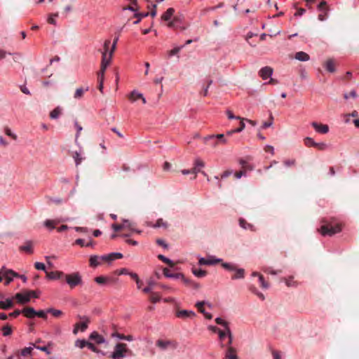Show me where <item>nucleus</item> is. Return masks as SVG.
<instances>
[{
	"label": "nucleus",
	"instance_id": "c03bdc74",
	"mask_svg": "<svg viewBox=\"0 0 359 359\" xmlns=\"http://www.w3.org/2000/svg\"><path fill=\"white\" fill-rule=\"evenodd\" d=\"M152 227H154V228H159V227L166 228L167 227V223L165 222H164L163 219H158L156 221V224L152 225Z\"/></svg>",
	"mask_w": 359,
	"mask_h": 359
},
{
	"label": "nucleus",
	"instance_id": "680f3d73",
	"mask_svg": "<svg viewBox=\"0 0 359 359\" xmlns=\"http://www.w3.org/2000/svg\"><path fill=\"white\" fill-rule=\"evenodd\" d=\"M226 114L227 115L229 119H241V116H234L230 109H226Z\"/></svg>",
	"mask_w": 359,
	"mask_h": 359
},
{
	"label": "nucleus",
	"instance_id": "a19ab883",
	"mask_svg": "<svg viewBox=\"0 0 359 359\" xmlns=\"http://www.w3.org/2000/svg\"><path fill=\"white\" fill-rule=\"evenodd\" d=\"M304 144L308 147H316V142L313 140V138L307 137L304 140Z\"/></svg>",
	"mask_w": 359,
	"mask_h": 359
},
{
	"label": "nucleus",
	"instance_id": "7ed1b4c3",
	"mask_svg": "<svg viewBox=\"0 0 359 359\" xmlns=\"http://www.w3.org/2000/svg\"><path fill=\"white\" fill-rule=\"evenodd\" d=\"M131 353L126 344L118 343L115 345L114 351L111 353V358L112 359H123L127 355H131Z\"/></svg>",
	"mask_w": 359,
	"mask_h": 359
},
{
	"label": "nucleus",
	"instance_id": "09e8293b",
	"mask_svg": "<svg viewBox=\"0 0 359 359\" xmlns=\"http://www.w3.org/2000/svg\"><path fill=\"white\" fill-rule=\"evenodd\" d=\"M158 258L159 259H161V261H163V262H165V263L168 264V265H170V266H172L174 265L173 262H172L171 259H168V258L165 257L164 255H158Z\"/></svg>",
	"mask_w": 359,
	"mask_h": 359
},
{
	"label": "nucleus",
	"instance_id": "20e7f679",
	"mask_svg": "<svg viewBox=\"0 0 359 359\" xmlns=\"http://www.w3.org/2000/svg\"><path fill=\"white\" fill-rule=\"evenodd\" d=\"M184 17L182 14L175 15L172 20L167 23L166 25L169 28L179 29L180 30H185L187 26L184 25Z\"/></svg>",
	"mask_w": 359,
	"mask_h": 359
},
{
	"label": "nucleus",
	"instance_id": "864d4df0",
	"mask_svg": "<svg viewBox=\"0 0 359 359\" xmlns=\"http://www.w3.org/2000/svg\"><path fill=\"white\" fill-rule=\"evenodd\" d=\"M183 47H184V46H177V47L174 48L173 49L170 50L168 52V55L170 57H172V56H173L175 55H177Z\"/></svg>",
	"mask_w": 359,
	"mask_h": 359
},
{
	"label": "nucleus",
	"instance_id": "338daca9",
	"mask_svg": "<svg viewBox=\"0 0 359 359\" xmlns=\"http://www.w3.org/2000/svg\"><path fill=\"white\" fill-rule=\"evenodd\" d=\"M212 83V80H209L208 82V86L204 88L203 92L201 93V95H203V96L205 97L208 95V88L209 86Z\"/></svg>",
	"mask_w": 359,
	"mask_h": 359
},
{
	"label": "nucleus",
	"instance_id": "f03ea898",
	"mask_svg": "<svg viewBox=\"0 0 359 359\" xmlns=\"http://www.w3.org/2000/svg\"><path fill=\"white\" fill-rule=\"evenodd\" d=\"M110 46L111 41L107 39L104 42L103 49L100 50L102 53L101 67H103V69H107L109 65L114 52L109 50Z\"/></svg>",
	"mask_w": 359,
	"mask_h": 359
},
{
	"label": "nucleus",
	"instance_id": "58836bf2",
	"mask_svg": "<svg viewBox=\"0 0 359 359\" xmlns=\"http://www.w3.org/2000/svg\"><path fill=\"white\" fill-rule=\"evenodd\" d=\"M72 157L75 161V164L76 166L79 165L83 160V158L81 157V154L78 151L73 152Z\"/></svg>",
	"mask_w": 359,
	"mask_h": 359
},
{
	"label": "nucleus",
	"instance_id": "393cba45",
	"mask_svg": "<svg viewBox=\"0 0 359 359\" xmlns=\"http://www.w3.org/2000/svg\"><path fill=\"white\" fill-rule=\"evenodd\" d=\"M194 316L195 313L194 311L188 310H182L177 313V316L182 318H192Z\"/></svg>",
	"mask_w": 359,
	"mask_h": 359
},
{
	"label": "nucleus",
	"instance_id": "e433bc0d",
	"mask_svg": "<svg viewBox=\"0 0 359 359\" xmlns=\"http://www.w3.org/2000/svg\"><path fill=\"white\" fill-rule=\"evenodd\" d=\"M325 67L326 69L331 73L335 72V65L333 60L330 59L325 62Z\"/></svg>",
	"mask_w": 359,
	"mask_h": 359
},
{
	"label": "nucleus",
	"instance_id": "0e129e2a",
	"mask_svg": "<svg viewBox=\"0 0 359 359\" xmlns=\"http://www.w3.org/2000/svg\"><path fill=\"white\" fill-rule=\"evenodd\" d=\"M328 9L327 6V2L325 1H321L318 6V10L323 11V10Z\"/></svg>",
	"mask_w": 359,
	"mask_h": 359
},
{
	"label": "nucleus",
	"instance_id": "37998d69",
	"mask_svg": "<svg viewBox=\"0 0 359 359\" xmlns=\"http://www.w3.org/2000/svg\"><path fill=\"white\" fill-rule=\"evenodd\" d=\"M11 333H12V329H11V326H9L8 325H4L2 327L3 336L7 337V336L11 335Z\"/></svg>",
	"mask_w": 359,
	"mask_h": 359
},
{
	"label": "nucleus",
	"instance_id": "052dcab7",
	"mask_svg": "<svg viewBox=\"0 0 359 359\" xmlns=\"http://www.w3.org/2000/svg\"><path fill=\"white\" fill-rule=\"evenodd\" d=\"M74 126L76 127V142L77 141L79 135H80V133L81 132V130H83V128L79 124V123L77 121H75L74 122Z\"/></svg>",
	"mask_w": 359,
	"mask_h": 359
},
{
	"label": "nucleus",
	"instance_id": "a18cd8bd",
	"mask_svg": "<svg viewBox=\"0 0 359 359\" xmlns=\"http://www.w3.org/2000/svg\"><path fill=\"white\" fill-rule=\"evenodd\" d=\"M88 341L84 339H77L75 342V346L80 348H83L87 346Z\"/></svg>",
	"mask_w": 359,
	"mask_h": 359
},
{
	"label": "nucleus",
	"instance_id": "5fc2aeb1",
	"mask_svg": "<svg viewBox=\"0 0 359 359\" xmlns=\"http://www.w3.org/2000/svg\"><path fill=\"white\" fill-rule=\"evenodd\" d=\"M259 281L260 283L261 287L264 289L269 288V284L264 280V278L262 275H259Z\"/></svg>",
	"mask_w": 359,
	"mask_h": 359
},
{
	"label": "nucleus",
	"instance_id": "cd10ccee",
	"mask_svg": "<svg viewBox=\"0 0 359 359\" xmlns=\"http://www.w3.org/2000/svg\"><path fill=\"white\" fill-rule=\"evenodd\" d=\"M60 220L58 219H46L43 224L46 228L50 230H53L55 228V226L60 223Z\"/></svg>",
	"mask_w": 359,
	"mask_h": 359
},
{
	"label": "nucleus",
	"instance_id": "8fccbe9b",
	"mask_svg": "<svg viewBox=\"0 0 359 359\" xmlns=\"http://www.w3.org/2000/svg\"><path fill=\"white\" fill-rule=\"evenodd\" d=\"M193 273L198 278L204 277L206 275V272L201 269H193Z\"/></svg>",
	"mask_w": 359,
	"mask_h": 359
},
{
	"label": "nucleus",
	"instance_id": "c756f323",
	"mask_svg": "<svg viewBox=\"0 0 359 359\" xmlns=\"http://www.w3.org/2000/svg\"><path fill=\"white\" fill-rule=\"evenodd\" d=\"M123 225L125 226L124 229H127L131 231L132 232H136L137 233H140L142 232L141 231H139V230L135 229L133 223H132L129 220L124 219L123 221Z\"/></svg>",
	"mask_w": 359,
	"mask_h": 359
},
{
	"label": "nucleus",
	"instance_id": "69168bd1",
	"mask_svg": "<svg viewBox=\"0 0 359 359\" xmlns=\"http://www.w3.org/2000/svg\"><path fill=\"white\" fill-rule=\"evenodd\" d=\"M34 266L36 269L38 270H42V271H44L45 272L47 271L46 270V266H45V264L43 263H41V262H36L34 264Z\"/></svg>",
	"mask_w": 359,
	"mask_h": 359
},
{
	"label": "nucleus",
	"instance_id": "f8f14e48",
	"mask_svg": "<svg viewBox=\"0 0 359 359\" xmlns=\"http://www.w3.org/2000/svg\"><path fill=\"white\" fill-rule=\"evenodd\" d=\"M156 346L162 350H165L168 348H175L176 347V343L169 340L159 339L156 341Z\"/></svg>",
	"mask_w": 359,
	"mask_h": 359
},
{
	"label": "nucleus",
	"instance_id": "bb28decb",
	"mask_svg": "<svg viewBox=\"0 0 359 359\" xmlns=\"http://www.w3.org/2000/svg\"><path fill=\"white\" fill-rule=\"evenodd\" d=\"M294 58L302 62L309 61L310 60L309 54L303 51L296 53Z\"/></svg>",
	"mask_w": 359,
	"mask_h": 359
},
{
	"label": "nucleus",
	"instance_id": "f3484780",
	"mask_svg": "<svg viewBox=\"0 0 359 359\" xmlns=\"http://www.w3.org/2000/svg\"><path fill=\"white\" fill-rule=\"evenodd\" d=\"M175 11L173 8H168L161 15V20L169 23L174 17Z\"/></svg>",
	"mask_w": 359,
	"mask_h": 359
},
{
	"label": "nucleus",
	"instance_id": "49530a36",
	"mask_svg": "<svg viewBox=\"0 0 359 359\" xmlns=\"http://www.w3.org/2000/svg\"><path fill=\"white\" fill-rule=\"evenodd\" d=\"M320 13L318 15V20L320 21H325L328 15V9L323 10V11H320Z\"/></svg>",
	"mask_w": 359,
	"mask_h": 359
},
{
	"label": "nucleus",
	"instance_id": "412c9836",
	"mask_svg": "<svg viewBox=\"0 0 359 359\" xmlns=\"http://www.w3.org/2000/svg\"><path fill=\"white\" fill-rule=\"evenodd\" d=\"M221 261L220 259H214V258H200L198 263L200 265H212L217 264Z\"/></svg>",
	"mask_w": 359,
	"mask_h": 359
},
{
	"label": "nucleus",
	"instance_id": "774afa93",
	"mask_svg": "<svg viewBox=\"0 0 359 359\" xmlns=\"http://www.w3.org/2000/svg\"><path fill=\"white\" fill-rule=\"evenodd\" d=\"M111 337L113 338H118V339H121V340H124V338H125V335L123 334H120L118 332H113L111 334Z\"/></svg>",
	"mask_w": 359,
	"mask_h": 359
},
{
	"label": "nucleus",
	"instance_id": "6ab92c4d",
	"mask_svg": "<svg viewBox=\"0 0 359 359\" xmlns=\"http://www.w3.org/2000/svg\"><path fill=\"white\" fill-rule=\"evenodd\" d=\"M46 277L50 280H58L65 276V273L60 271H46Z\"/></svg>",
	"mask_w": 359,
	"mask_h": 359
},
{
	"label": "nucleus",
	"instance_id": "f704fd0d",
	"mask_svg": "<svg viewBox=\"0 0 359 359\" xmlns=\"http://www.w3.org/2000/svg\"><path fill=\"white\" fill-rule=\"evenodd\" d=\"M35 348V345L34 344H31L29 346L25 347L22 348L20 351V354L22 356H28L32 353V350Z\"/></svg>",
	"mask_w": 359,
	"mask_h": 359
},
{
	"label": "nucleus",
	"instance_id": "9b49d317",
	"mask_svg": "<svg viewBox=\"0 0 359 359\" xmlns=\"http://www.w3.org/2000/svg\"><path fill=\"white\" fill-rule=\"evenodd\" d=\"M273 73V69L272 67L266 66L264 67H262L259 71V76L263 79L266 80L269 78H271L272 74Z\"/></svg>",
	"mask_w": 359,
	"mask_h": 359
},
{
	"label": "nucleus",
	"instance_id": "9d476101",
	"mask_svg": "<svg viewBox=\"0 0 359 359\" xmlns=\"http://www.w3.org/2000/svg\"><path fill=\"white\" fill-rule=\"evenodd\" d=\"M205 167V163L199 158H196L194 160V168L192 170V174L194 175L193 179L196 178V175L198 172H201V169Z\"/></svg>",
	"mask_w": 359,
	"mask_h": 359
},
{
	"label": "nucleus",
	"instance_id": "dca6fc26",
	"mask_svg": "<svg viewBox=\"0 0 359 359\" xmlns=\"http://www.w3.org/2000/svg\"><path fill=\"white\" fill-rule=\"evenodd\" d=\"M217 139L218 140V142H220L222 144H226L227 142L226 139L224 137V135L223 134H218V135H212L207 137H205L203 138L204 143H207L208 141L212 140Z\"/></svg>",
	"mask_w": 359,
	"mask_h": 359
},
{
	"label": "nucleus",
	"instance_id": "de8ad7c7",
	"mask_svg": "<svg viewBox=\"0 0 359 359\" xmlns=\"http://www.w3.org/2000/svg\"><path fill=\"white\" fill-rule=\"evenodd\" d=\"M273 117L272 114L270 115L269 121H266L263 123L262 126H261L262 129H266L267 128L271 127L273 125Z\"/></svg>",
	"mask_w": 359,
	"mask_h": 359
},
{
	"label": "nucleus",
	"instance_id": "b1692460",
	"mask_svg": "<svg viewBox=\"0 0 359 359\" xmlns=\"http://www.w3.org/2000/svg\"><path fill=\"white\" fill-rule=\"evenodd\" d=\"M22 313L27 318H34L36 316V311L32 307H27L22 310Z\"/></svg>",
	"mask_w": 359,
	"mask_h": 359
},
{
	"label": "nucleus",
	"instance_id": "0eeeda50",
	"mask_svg": "<svg viewBox=\"0 0 359 359\" xmlns=\"http://www.w3.org/2000/svg\"><path fill=\"white\" fill-rule=\"evenodd\" d=\"M79 318L81 319L82 321L75 324L73 330V332L74 334H76L79 330L81 332H84L88 328V325L90 322L89 318L86 316H79Z\"/></svg>",
	"mask_w": 359,
	"mask_h": 359
},
{
	"label": "nucleus",
	"instance_id": "a878e982",
	"mask_svg": "<svg viewBox=\"0 0 359 359\" xmlns=\"http://www.w3.org/2000/svg\"><path fill=\"white\" fill-rule=\"evenodd\" d=\"M90 339L94 340L97 344H103L105 342L104 338L97 332H93L90 335Z\"/></svg>",
	"mask_w": 359,
	"mask_h": 359
},
{
	"label": "nucleus",
	"instance_id": "4be33fe9",
	"mask_svg": "<svg viewBox=\"0 0 359 359\" xmlns=\"http://www.w3.org/2000/svg\"><path fill=\"white\" fill-rule=\"evenodd\" d=\"M20 250L25 252L29 254L33 253V242L31 241H27L23 245L20 247Z\"/></svg>",
	"mask_w": 359,
	"mask_h": 359
},
{
	"label": "nucleus",
	"instance_id": "4d7b16f0",
	"mask_svg": "<svg viewBox=\"0 0 359 359\" xmlns=\"http://www.w3.org/2000/svg\"><path fill=\"white\" fill-rule=\"evenodd\" d=\"M241 121L240 122V126L236 129H234V131L235 132H238V133H241L242 132L245 128V124L244 123V121H245V118H241V119H239Z\"/></svg>",
	"mask_w": 359,
	"mask_h": 359
},
{
	"label": "nucleus",
	"instance_id": "e2e57ef3",
	"mask_svg": "<svg viewBox=\"0 0 359 359\" xmlns=\"http://www.w3.org/2000/svg\"><path fill=\"white\" fill-rule=\"evenodd\" d=\"M124 225H123V223L121 224H113L111 225V228L114 231H121L122 229H124Z\"/></svg>",
	"mask_w": 359,
	"mask_h": 359
},
{
	"label": "nucleus",
	"instance_id": "473e14b6",
	"mask_svg": "<svg viewBox=\"0 0 359 359\" xmlns=\"http://www.w3.org/2000/svg\"><path fill=\"white\" fill-rule=\"evenodd\" d=\"M89 88L88 86L86 88L81 87L77 88L74 93V97L77 100L81 98L83 96L84 93L87 92Z\"/></svg>",
	"mask_w": 359,
	"mask_h": 359
},
{
	"label": "nucleus",
	"instance_id": "ddd939ff",
	"mask_svg": "<svg viewBox=\"0 0 359 359\" xmlns=\"http://www.w3.org/2000/svg\"><path fill=\"white\" fill-rule=\"evenodd\" d=\"M311 126L316 133L320 134H326L329 132V126L326 124L319 123L317 122H312Z\"/></svg>",
	"mask_w": 359,
	"mask_h": 359
},
{
	"label": "nucleus",
	"instance_id": "bf43d9fd",
	"mask_svg": "<svg viewBox=\"0 0 359 359\" xmlns=\"http://www.w3.org/2000/svg\"><path fill=\"white\" fill-rule=\"evenodd\" d=\"M106 69H103V67H100V70L97 74L98 81H104V72H105Z\"/></svg>",
	"mask_w": 359,
	"mask_h": 359
},
{
	"label": "nucleus",
	"instance_id": "3c124183",
	"mask_svg": "<svg viewBox=\"0 0 359 359\" xmlns=\"http://www.w3.org/2000/svg\"><path fill=\"white\" fill-rule=\"evenodd\" d=\"M150 300L153 303L158 302L161 300V296L156 292H152L150 297Z\"/></svg>",
	"mask_w": 359,
	"mask_h": 359
},
{
	"label": "nucleus",
	"instance_id": "2f4dec72",
	"mask_svg": "<svg viewBox=\"0 0 359 359\" xmlns=\"http://www.w3.org/2000/svg\"><path fill=\"white\" fill-rule=\"evenodd\" d=\"M233 271L235 273L231 276V279H241L245 277V270L243 269H239L236 267V269Z\"/></svg>",
	"mask_w": 359,
	"mask_h": 359
},
{
	"label": "nucleus",
	"instance_id": "5701e85b",
	"mask_svg": "<svg viewBox=\"0 0 359 359\" xmlns=\"http://www.w3.org/2000/svg\"><path fill=\"white\" fill-rule=\"evenodd\" d=\"M102 260V256L98 257L97 255H92L90 257L89 262H90V266L92 267H97V266L100 265Z\"/></svg>",
	"mask_w": 359,
	"mask_h": 359
},
{
	"label": "nucleus",
	"instance_id": "1a4fd4ad",
	"mask_svg": "<svg viewBox=\"0 0 359 359\" xmlns=\"http://www.w3.org/2000/svg\"><path fill=\"white\" fill-rule=\"evenodd\" d=\"M1 273L3 274L4 278L5 279L4 285H8L13 280L15 277L18 276V273L13 271L11 269H1Z\"/></svg>",
	"mask_w": 359,
	"mask_h": 359
},
{
	"label": "nucleus",
	"instance_id": "7c9ffc66",
	"mask_svg": "<svg viewBox=\"0 0 359 359\" xmlns=\"http://www.w3.org/2000/svg\"><path fill=\"white\" fill-rule=\"evenodd\" d=\"M13 302L11 299H6L5 301H0V309L7 310L12 308Z\"/></svg>",
	"mask_w": 359,
	"mask_h": 359
},
{
	"label": "nucleus",
	"instance_id": "aec40b11",
	"mask_svg": "<svg viewBox=\"0 0 359 359\" xmlns=\"http://www.w3.org/2000/svg\"><path fill=\"white\" fill-rule=\"evenodd\" d=\"M95 281L97 284L104 285V284H107V283H115L116 282V279H114L113 278H110V277L100 276L96 277L95 278Z\"/></svg>",
	"mask_w": 359,
	"mask_h": 359
},
{
	"label": "nucleus",
	"instance_id": "72a5a7b5",
	"mask_svg": "<svg viewBox=\"0 0 359 359\" xmlns=\"http://www.w3.org/2000/svg\"><path fill=\"white\" fill-rule=\"evenodd\" d=\"M163 275L167 278H182L183 274L182 273H172L170 272V270L167 268H165L163 271Z\"/></svg>",
	"mask_w": 359,
	"mask_h": 359
},
{
	"label": "nucleus",
	"instance_id": "a211bd4d",
	"mask_svg": "<svg viewBox=\"0 0 359 359\" xmlns=\"http://www.w3.org/2000/svg\"><path fill=\"white\" fill-rule=\"evenodd\" d=\"M226 347L227 350L225 353V358L226 359H238L236 353V350L231 346V345L225 346L224 348Z\"/></svg>",
	"mask_w": 359,
	"mask_h": 359
},
{
	"label": "nucleus",
	"instance_id": "2eb2a0df",
	"mask_svg": "<svg viewBox=\"0 0 359 359\" xmlns=\"http://www.w3.org/2000/svg\"><path fill=\"white\" fill-rule=\"evenodd\" d=\"M15 298L18 303L25 304L30 301V294H28L27 292L24 293H17L15 295Z\"/></svg>",
	"mask_w": 359,
	"mask_h": 359
},
{
	"label": "nucleus",
	"instance_id": "4468645a",
	"mask_svg": "<svg viewBox=\"0 0 359 359\" xmlns=\"http://www.w3.org/2000/svg\"><path fill=\"white\" fill-rule=\"evenodd\" d=\"M128 99L132 102L137 101L138 99H141L144 104H146L147 102L145 97L143 96V94L139 93L135 90H133L129 94Z\"/></svg>",
	"mask_w": 359,
	"mask_h": 359
},
{
	"label": "nucleus",
	"instance_id": "6e6552de",
	"mask_svg": "<svg viewBox=\"0 0 359 359\" xmlns=\"http://www.w3.org/2000/svg\"><path fill=\"white\" fill-rule=\"evenodd\" d=\"M215 322L218 325H221L224 327V330H222L224 331L225 332H226V334L229 335V339L227 340V344H231L232 341H233V335H232L231 330L229 327L228 323L226 321H225L224 319H222V318H217L215 319Z\"/></svg>",
	"mask_w": 359,
	"mask_h": 359
},
{
	"label": "nucleus",
	"instance_id": "423d86ee",
	"mask_svg": "<svg viewBox=\"0 0 359 359\" xmlns=\"http://www.w3.org/2000/svg\"><path fill=\"white\" fill-rule=\"evenodd\" d=\"M208 329L213 332H217L219 336V340L220 343V346L222 348H224L225 346H229L227 344V340L229 339V335L223 331L222 330L219 329L218 327L212 325H210Z\"/></svg>",
	"mask_w": 359,
	"mask_h": 359
},
{
	"label": "nucleus",
	"instance_id": "c9c22d12",
	"mask_svg": "<svg viewBox=\"0 0 359 359\" xmlns=\"http://www.w3.org/2000/svg\"><path fill=\"white\" fill-rule=\"evenodd\" d=\"M239 224L244 229H250L251 231H255L254 226L251 224L248 223L244 219L241 218L239 219Z\"/></svg>",
	"mask_w": 359,
	"mask_h": 359
},
{
	"label": "nucleus",
	"instance_id": "f257e3e1",
	"mask_svg": "<svg viewBox=\"0 0 359 359\" xmlns=\"http://www.w3.org/2000/svg\"><path fill=\"white\" fill-rule=\"evenodd\" d=\"M341 224L335 221L323 224L320 228L318 229V232L323 236H332L334 234L341 232Z\"/></svg>",
	"mask_w": 359,
	"mask_h": 359
},
{
	"label": "nucleus",
	"instance_id": "6e6d98bb",
	"mask_svg": "<svg viewBox=\"0 0 359 359\" xmlns=\"http://www.w3.org/2000/svg\"><path fill=\"white\" fill-rule=\"evenodd\" d=\"M315 147L320 151H325L328 148V145L325 142H316Z\"/></svg>",
	"mask_w": 359,
	"mask_h": 359
},
{
	"label": "nucleus",
	"instance_id": "603ef678",
	"mask_svg": "<svg viewBox=\"0 0 359 359\" xmlns=\"http://www.w3.org/2000/svg\"><path fill=\"white\" fill-rule=\"evenodd\" d=\"M57 16H58L57 13L49 15L48 20H47L48 22L51 25H56L55 18H57Z\"/></svg>",
	"mask_w": 359,
	"mask_h": 359
},
{
	"label": "nucleus",
	"instance_id": "4c0bfd02",
	"mask_svg": "<svg viewBox=\"0 0 359 359\" xmlns=\"http://www.w3.org/2000/svg\"><path fill=\"white\" fill-rule=\"evenodd\" d=\"M61 112H62L61 107H57L53 111H50V117L52 119H56L60 116V115L61 114Z\"/></svg>",
	"mask_w": 359,
	"mask_h": 359
},
{
	"label": "nucleus",
	"instance_id": "13d9d810",
	"mask_svg": "<svg viewBox=\"0 0 359 359\" xmlns=\"http://www.w3.org/2000/svg\"><path fill=\"white\" fill-rule=\"evenodd\" d=\"M47 313H48V312H47V310L46 311L40 310L38 311H36V316H38L43 319L47 318Z\"/></svg>",
	"mask_w": 359,
	"mask_h": 359
},
{
	"label": "nucleus",
	"instance_id": "c85d7f7f",
	"mask_svg": "<svg viewBox=\"0 0 359 359\" xmlns=\"http://www.w3.org/2000/svg\"><path fill=\"white\" fill-rule=\"evenodd\" d=\"M181 279L183 281V283L185 284V285L187 287H192L194 289H198L200 287L198 283L194 282L191 280H189V279L185 278L184 275L182 276Z\"/></svg>",
	"mask_w": 359,
	"mask_h": 359
},
{
	"label": "nucleus",
	"instance_id": "39448f33",
	"mask_svg": "<svg viewBox=\"0 0 359 359\" xmlns=\"http://www.w3.org/2000/svg\"><path fill=\"white\" fill-rule=\"evenodd\" d=\"M66 283L71 288H74L82 284V278L79 272H75L69 274H65Z\"/></svg>",
	"mask_w": 359,
	"mask_h": 359
},
{
	"label": "nucleus",
	"instance_id": "79ce46f5",
	"mask_svg": "<svg viewBox=\"0 0 359 359\" xmlns=\"http://www.w3.org/2000/svg\"><path fill=\"white\" fill-rule=\"evenodd\" d=\"M47 312L48 313H51L54 317L58 318L62 315V311L61 310L55 309H48Z\"/></svg>",
	"mask_w": 359,
	"mask_h": 359
},
{
	"label": "nucleus",
	"instance_id": "ea45409f",
	"mask_svg": "<svg viewBox=\"0 0 359 359\" xmlns=\"http://www.w3.org/2000/svg\"><path fill=\"white\" fill-rule=\"evenodd\" d=\"M222 266L224 269L229 271H233L237 267V266L233 263H222Z\"/></svg>",
	"mask_w": 359,
	"mask_h": 359
}]
</instances>
